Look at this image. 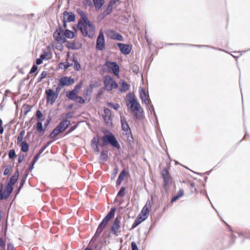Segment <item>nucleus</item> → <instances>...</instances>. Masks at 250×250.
Segmentation results:
<instances>
[{"instance_id": "e2e57ef3", "label": "nucleus", "mask_w": 250, "mask_h": 250, "mask_svg": "<svg viewBox=\"0 0 250 250\" xmlns=\"http://www.w3.org/2000/svg\"><path fill=\"white\" fill-rule=\"evenodd\" d=\"M104 112L105 114L104 116H111V111L108 108H104Z\"/></svg>"}, {"instance_id": "6e6552de", "label": "nucleus", "mask_w": 250, "mask_h": 250, "mask_svg": "<svg viewBox=\"0 0 250 250\" xmlns=\"http://www.w3.org/2000/svg\"><path fill=\"white\" fill-rule=\"evenodd\" d=\"M122 219V216L119 215L117 216L115 219L113 225L111 228V231L112 234L117 236V232H120L119 231L120 228H121L120 224H121V220Z\"/></svg>"}, {"instance_id": "b1692460", "label": "nucleus", "mask_w": 250, "mask_h": 250, "mask_svg": "<svg viewBox=\"0 0 250 250\" xmlns=\"http://www.w3.org/2000/svg\"><path fill=\"white\" fill-rule=\"evenodd\" d=\"M63 34L65 38L73 39L75 37V33L69 29H66L65 31H64Z\"/></svg>"}, {"instance_id": "4d7b16f0", "label": "nucleus", "mask_w": 250, "mask_h": 250, "mask_svg": "<svg viewBox=\"0 0 250 250\" xmlns=\"http://www.w3.org/2000/svg\"><path fill=\"white\" fill-rule=\"evenodd\" d=\"M16 156V152L14 149H11L10 150L8 156L9 159H13Z\"/></svg>"}, {"instance_id": "4c0bfd02", "label": "nucleus", "mask_w": 250, "mask_h": 250, "mask_svg": "<svg viewBox=\"0 0 250 250\" xmlns=\"http://www.w3.org/2000/svg\"><path fill=\"white\" fill-rule=\"evenodd\" d=\"M125 136L127 137V140L129 142H133V138L131 131V130H128L127 131H125Z\"/></svg>"}, {"instance_id": "a19ab883", "label": "nucleus", "mask_w": 250, "mask_h": 250, "mask_svg": "<svg viewBox=\"0 0 250 250\" xmlns=\"http://www.w3.org/2000/svg\"><path fill=\"white\" fill-rule=\"evenodd\" d=\"M106 104L108 106L113 108L115 110H117L120 107V105L118 104H113L111 102H107Z\"/></svg>"}, {"instance_id": "9b49d317", "label": "nucleus", "mask_w": 250, "mask_h": 250, "mask_svg": "<svg viewBox=\"0 0 250 250\" xmlns=\"http://www.w3.org/2000/svg\"><path fill=\"white\" fill-rule=\"evenodd\" d=\"M107 36L111 40L123 41L124 38L121 34L116 32L114 30H109L106 32Z\"/></svg>"}, {"instance_id": "c03bdc74", "label": "nucleus", "mask_w": 250, "mask_h": 250, "mask_svg": "<svg viewBox=\"0 0 250 250\" xmlns=\"http://www.w3.org/2000/svg\"><path fill=\"white\" fill-rule=\"evenodd\" d=\"M146 105L147 106L148 109H149L150 110L151 114H153L154 116L156 118V119H157V116H156V113L155 112V110H154L153 105L152 104H150V103L149 104H146Z\"/></svg>"}, {"instance_id": "6e6d98bb", "label": "nucleus", "mask_w": 250, "mask_h": 250, "mask_svg": "<svg viewBox=\"0 0 250 250\" xmlns=\"http://www.w3.org/2000/svg\"><path fill=\"white\" fill-rule=\"evenodd\" d=\"M24 133L25 132H24V130H21L20 132V135H19V136H18V137L17 138L18 142L19 143L22 141V140L23 139V136H24Z\"/></svg>"}, {"instance_id": "bf43d9fd", "label": "nucleus", "mask_w": 250, "mask_h": 250, "mask_svg": "<svg viewBox=\"0 0 250 250\" xmlns=\"http://www.w3.org/2000/svg\"><path fill=\"white\" fill-rule=\"evenodd\" d=\"M48 55H49V52L48 51H44L43 53L41 54L40 57L43 60H48V59L46 58V57Z\"/></svg>"}, {"instance_id": "4468645a", "label": "nucleus", "mask_w": 250, "mask_h": 250, "mask_svg": "<svg viewBox=\"0 0 250 250\" xmlns=\"http://www.w3.org/2000/svg\"><path fill=\"white\" fill-rule=\"evenodd\" d=\"M140 97L142 101L145 104H149L151 102L150 99L148 98L149 96L146 94V91L144 89L142 88L139 92Z\"/></svg>"}, {"instance_id": "338daca9", "label": "nucleus", "mask_w": 250, "mask_h": 250, "mask_svg": "<svg viewBox=\"0 0 250 250\" xmlns=\"http://www.w3.org/2000/svg\"><path fill=\"white\" fill-rule=\"evenodd\" d=\"M132 250H138L137 245L134 242H132L131 244Z\"/></svg>"}, {"instance_id": "8fccbe9b", "label": "nucleus", "mask_w": 250, "mask_h": 250, "mask_svg": "<svg viewBox=\"0 0 250 250\" xmlns=\"http://www.w3.org/2000/svg\"><path fill=\"white\" fill-rule=\"evenodd\" d=\"M52 141H50L49 142H48L46 145H45L44 146H43L42 147V148L40 149V150H39V153L40 154H42L44 151V150L49 146V145L52 143Z\"/></svg>"}, {"instance_id": "c756f323", "label": "nucleus", "mask_w": 250, "mask_h": 250, "mask_svg": "<svg viewBox=\"0 0 250 250\" xmlns=\"http://www.w3.org/2000/svg\"><path fill=\"white\" fill-rule=\"evenodd\" d=\"M113 5V4H111V3H109L107 8L104 10V11L103 12V14L104 16L109 15L112 12Z\"/></svg>"}, {"instance_id": "69168bd1", "label": "nucleus", "mask_w": 250, "mask_h": 250, "mask_svg": "<svg viewBox=\"0 0 250 250\" xmlns=\"http://www.w3.org/2000/svg\"><path fill=\"white\" fill-rule=\"evenodd\" d=\"M37 69H38V66L36 64H34L31 69H30V74H33L34 73H35L37 70Z\"/></svg>"}, {"instance_id": "864d4df0", "label": "nucleus", "mask_w": 250, "mask_h": 250, "mask_svg": "<svg viewBox=\"0 0 250 250\" xmlns=\"http://www.w3.org/2000/svg\"><path fill=\"white\" fill-rule=\"evenodd\" d=\"M104 229L99 227L98 226L97 229V230H96V232L94 236V237L93 238V239L94 238V237H98L100 234L101 233H102V232L103 231Z\"/></svg>"}, {"instance_id": "e433bc0d", "label": "nucleus", "mask_w": 250, "mask_h": 250, "mask_svg": "<svg viewBox=\"0 0 250 250\" xmlns=\"http://www.w3.org/2000/svg\"><path fill=\"white\" fill-rule=\"evenodd\" d=\"M72 61L74 62V69L76 71H79L81 69V65L78 61L77 58L73 57Z\"/></svg>"}, {"instance_id": "7ed1b4c3", "label": "nucleus", "mask_w": 250, "mask_h": 250, "mask_svg": "<svg viewBox=\"0 0 250 250\" xmlns=\"http://www.w3.org/2000/svg\"><path fill=\"white\" fill-rule=\"evenodd\" d=\"M16 184V173L10 178L4 189V185L0 184V200H3L7 199L13 191V186Z\"/></svg>"}, {"instance_id": "dca6fc26", "label": "nucleus", "mask_w": 250, "mask_h": 250, "mask_svg": "<svg viewBox=\"0 0 250 250\" xmlns=\"http://www.w3.org/2000/svg\"><path fill=\"white\" fill-rule=\"evenodd\" d=\"M63 18H65V21L68 22H74L75 21V15L72 12L64 11L63 13Z\"/></svg>"}, {"instance_id": "4be33fe9", "label": "nucleus", "mask_w": 250, "mask_h": 250, "mask_svg": "<svg viewBox=\"0 0 250 250\" xmlns=\"http://www.w3.org/2000/svg\"><path fill=\"white\" fill-rule=\"evenodd\" d=\"M104 79L105 87L108 90L109 85H110L111 82L113 81V78L109 75H106L104 77Z\"/></svg>"}, {"instance_id": "7c9ffc66", "label": "nucleus", "mask_w": 250, "mask_h": 250, "mask_svg": "<svg viewBox=\"0 0 250 250\" xmlns=\"http://www.w3.org/2000/svg\"><path fill=\"white\" fill-rule=\"evenodd\" d=\"M108 158V151L106 150H103L101 153L100 159L103 161H106Z\"/></svg>"}, {"instance_id": "412c9836", "label": "nucleus", "mask_w": 250, "mask_h": 250, "mask_svg": "<svg viewBox=\"0 0 250 250\" xmlns=\"http://www.w3.org/2000/svg\"><path fill=\"white\" fill-rule=\"evenodd\" d=\"M126 172L125 170H123L118 176V179L116 181V186H118L121 185L122 182H123L125 176Z\"/></svg>"}, {"instance_id": "1a4fd4ad", "label": "nucleus", "mask_w": 250, "mask_h": 250, "mask_svg": "<svg viewBox=\"0 0 250 250\" xmlns=\"http://www.w3.org/2000/svg\"><path fill=\"white\" fill-rule=\"evenodd\" d=\"M45 94L46 95L47 103H50L51 104H53L58 97V96L51 89H46Z\"/></svg>"}, {"instance_id": "5701e85b", "label": "nucleus", "mask_w": 250, "mask_h": 250, "mask_svg": "<svg viewBox=\"0 0 250 250\" xmlns=\"http://www.w3.org/2000/svg\"><path fill=\"white\" fill-rule=\"evenodd\" d=\"M184 194V191L183 189H180L177 193V194L173 196L171 200V203H172L175 202L179 198L182 197Z\"/></svg>"}, {"instance_id": "de8ad7c7", "label": "nucleus", "mask_w": 250, "mask_h": 250, "mask_svg": "<svg viewBox=\"0 0 250 250\" xmlns=\"http://www.w3.org/2000/svg\"><path fill=\"white\" fill-rule=\"evenodd\" d=\"M74 101L81 104H83L85 103L84 99L82 97L79 96L78 95V96H77V97H76V99Z\"/></svg>"}, {"instance_id": "6ab92c4d", "label": "nucleus", "mask_w": 250, "mask_h": 250, "mask_svg": "<svg viewBox=\"0 0 250 250\" xmlns=\"http://www.w3.org/2000/svg\"><path fill=\"white\" fill-rule=\"evenodd\" d=\"M116 209V208H112L104 219L108 222L114 216Z\"/></svg>"}, {"instance_id": "ddd939ff", "label": "nucleus", "mask_w": 250, "mask_h": 250, "mask_svg": "<svg viewBox=\"0 0 250 250\" xmlns=\"http://www.w3.org/2000/svg\"><path fill=\"white\" fill-rule=\"evenodd\" d=\"M117 44L119 47L120 51L123 54L128 55L131 52L132 50V45L121 42H118Z\"/></svg>"}, {"instance_id": "3c124183", "label": "nucleus", "mask_w": 250, "mask_h": 250, "mask_svg": "<svg viewBox=\"0 0 250 250\" xmlns=\"http://www.w3.org/2000/svg\"><path fill=\"white\" fill-rule=\"evenodd\" d=\"M46 75L47 72L46 71H42L38 79V82H41L44 78L46 77Z\"/></svg>"}, {"instance_id": "49530a36", "label": "nucleus", "mask_w": 250, "mask_h": 250, "mask_svg": "<svg viewBox=\"0 0 250 250\" xmlns=\"http://www.w3.org/2000/svg\"><path fill=\"white\" fill-rule=\"evenodd\" d=\"M82 82H79L76 85H75L74 88L72 90V91H74V92L77 93L78 90L81 88L82 86Z\"/></svg>"}, {"instance_id": "774afa93", "label": "nucleus", "mask_w": 250, "mask_h": 250, "mask_svg": "<svg viewBox=\"0 0 250 250\" xmlns=\"http://www.w3.org/2000/svg\"><path fill=\"white\" fill-rule=\"evenodd\" d=\"M7 250H16V249L13 244H8L7 245Z\"/></svg>"}, {"instance_id": "a878e982", "label": "nucleus", "mask_w": 250, "mask_h": 250, "mask_svg": "<svg viewBox=\"0 0 250 250\" xmlns=\"http://www.w3.org/2000/svg\"><path fill=\"white\" fill-rule=\"evenodd\" d=\"M66 96L70 100L74 101L76 97L78 96L77 93L74 92V91H69L66 94Z\"/></svg>"}, {"instance_id": "bb28decb", "label": "nucleus", "mask_w": 250, "mask_h": 250, "mask_svg": "<svg viewBox=\"0 0 250 250\" xmlns=\"http://www.w3.org/2000/svg\"><path fill=\"white\" fill-rule=\"evenodd\" d=\"M149 213V209L148 208L146 207V205L145 206L143 209H142L140 214H139V216L145 217L146 216H148Z\"/></svg>"}, {"instance_id": "37998d69", "label": "nucleus", "mask_w": 250, "mask_h": 250, "mask_svg": "<svg viewBox=\"0 0 250 250\" xmlns=\"http://www.w3.org/2000/svg\"><path fill=\"white\" fill-rule=\"evenodd\" d=\"M12 167L11 165H9L7 166L6 168L5 169L3 174L4 175L10 174L12 173Z\"/></svg>"}, {"instance_id": "052dcab7", "label": "nucleus", "mask_w": 250, "mask_h": 250, "mask_svg": "<svg viewBox=\"0 0 250 250\" xmlns=\"http://www.w3.org/2000/svg\"><path fill=\"white\" fill-rule=\"evenodd\" d=\"M83 3L84 5L89 7H91L93 5L92 3L90 0H83Z\"/></svg>"}, {"instance_id": "5fc2aeb1", "label": "nucleus", "mask_w": 250, "mask_h": 250, "mask_svg": "<svg viewBox=\"0 0 250 250\" xmlns=\"http://www.w3.org/2000/svg\"><path fill=\"white\" fill-rule=\"evenodd\" d=\"M63 87L62 85L59 82L57 87H56L55 91H54L55 93H56L58 96L61 90V89Z\"/></svg>"}, {"instance_id": "2eb2a0df", "label": "nucleus", "mask_w": 250, "mask_h": 250, "mask_svg": "<svg viewBox=\"0 0 250 250\" xmlns=\"http://www.w3.org/2000/svg\"><path fill=\"white\" fill-rule=\"evenodd\" d=\"M70 121L67 120H64L61 122L60 124L56 127L60 132H63L70 125Z\"/></svg>"}, {"instance_id": "f8f14e48", "label": "nucleus", "mask_w": 250, "mask_h": 250, "mask_svg": "<svg viewBox=\"0 0 250 250\" xmlns=\"http://www.w3.org/2000/svg\"><path fill=\"white\" fill-rule=\"evenodd\" d=\"M59 82L63 87L68 86L74 83L75 80L71 77L64 76L61 78Z\"/></svg>"}, {"instance_id": "a18cd8bd", "label": "nucleus", "mask_w": 250, "mask_h": 250, "mask_svg": "<svg viewBox=\"0 0 250 250\" xmlns=\"http://www.w3.org/2000/svg\"><path fill=\"white\" fill-rule=\"evenodd\" d=\"M125 188L124 187H122L118 192L117 196H124L125 195Z\"/></svg>"}, {"instance_id": "09e8293b", "label": "nucleus", "mask_w": 250, "mask_h": 250, "mask_svg": "<svg viewBox=\"0 0 250 250\" xmlns=\"http://www.w3.org/2000/svg\"><path fill=\"white\" fill-rule=\"evenodd\" d=\"M132 70L134 74H137L139 71V67L138 65L134 64L132 65Z\"/></svg>"}, {"instance_id": "58836bf2", "label": "nucleus", "mask_w": 250, "mask_h": 250, "mask_svg": "<svg viewBox=\"0 0 250 250\" xmlns=\"http://www.w3.org/2000/svg\"><path fill=\"white\" fill-rule=\"evenodd\" d=\"M103 119L107 125H110V126L112 125V119H111V116H104Z\"/></svg>"}, {"instance_id": "72a5a7b5", "label": "nucleus", "mask_w": 250, "mask_h": 250, "mask_svg": "<svg viewBox=\"0 0 250 250\" xmlns=\"http://www.w3.org/2000/svg\"><path fill=\"white\" fill-rule=\"evenodd\" d=\"M31 110V107L27 104H24L21 108V112L26 115Z\"/></svg>"}, {"instance_id": "f704fd0d", "label": "nucleus", "mask_w": 250, "mask_h": 250, "mask_svg": "<svg viewBox=\"0 0 250 250\" xmlns=\"http://www.w3.org/2000/svg\"><path fill=\"white\" fill-rule=\"evenodd\" d=\"M36 129L38 132L40 133L42 132L43 133L45 131V129L43 128L42 124V121H38L37 124Z\"/></svg>"}, {"instance_id": "393cba45", "label": "nucleus", "mask_w": 250, "mask_h": 250, "mask_svg": "<svg viewBox=\"0 0 250 250\" xmlns=\"http://www.w3.org/2000/svg\"><path fill=\"white\" fill-rule=\"evenodd\" d=\"M96 9H100L104 4V0H92Z\"/></svg>"}, {"instance_id": "2f4dec72", "label": "nucleus", "mask_w": 250, "mask_h": 250, "mask_svg": "<svg viewBox=\"0 0 250 250\" xmlns=\"http://www.w3.org/2000/svg\"><path fill=\"white\" fill-rule=\"evenodd\" d=\"M60 133V131L55 127L50 133L48 137L50 138H55Z\"/></svg>"}, {"instance_id": "79ce46f5", "label": "nucleus", "mask_w": 250, "mask_h": 250, "mask_svg": "<svg viewBox=\"0 0 250 250\" xmlns=\"http://www.w3.org/2000/svg\"><path fill=\"white\" fill-rule=\"evenodd\" d=\"M91 146L93 147L95 146H98L99 145V139L97 136H95L93 138L91 142Z\"/></svg>"}, {"instance_id": "20e7f679", "label": "nucleus", "mask_w": 250, "mask_h": 250, "mask_svg": "<svg viewBox=\"0 0 250 250\" xmlns=\"http://www.w3.org/2000/svg\"><path fill=\"white\" fill-rule=\"evenodd\" d=\"M102 140L104 144L110 145L118 149H119L121 147L115 135L110 131H108L107 134H104L102 137Z\"/></svg>"}, {"instance_id": "9d476101", "label": "nucleus", "mask_w": 250, "mask_h": 250, "mask_svg": "<svg viewBox=\"0 0 250 250\" xmlns=\"http://www.w3.org/2000/svg\"><path fill=\"white\" fill-rule=\"evenodd\" d=\"M162 175L164 182L163 188L165 190H167L171 183V177L168 171L166 169L162 170Z\"/></svg>"}, {"instance_id": "0eeeda50", "label": "nucleus", "mask_w": 250, "mask_h": 250, "mask_svg": "<svg viewBox=\"0 0 250 250\" xmlns=\"http://www.w3.org/2000/svg\"><path fill=\"white\" fill-rule=\"evenodd\" d=\"M96 48L98 50L102 51L105 48V39L104 33L100 31L96 40Z\"/></svg>"}, {"instance_id": "39448f33", "label": "nucleus", "mask_w": 250, "mask_h": 250, "mask_svg": "<svg viewBox=\"0 0 250 250\" xmlns=\"http://www.w3.org/2000/svg\"><path fill=\"white\" fill-rule=\"evenodd\" d=\"M64 30L62 29V26L59 25V28L57 29L53 34V38L55 41L64 43L66 42V39L64 38Z\"/></svg>"}, {"instance_id": "680f3d73", "label": "nucleus", "mask_w": 250, "mask_h": 250, "mask_svg": "<svg viewBox=\"0 0 250 250\" xmlns=\"http://www.w3.org/2000/svg\"><path fill=\"white\" fill-rule=\"evenodd\" d=\"M40 155H41V154H40L39 152L35 156V157H34L33 159L32 160V164H33V165H35V164L36 163V162L38 160V159H39L40 157Z\"/></svg>"}, {"instance_id": "f03ea898", "label": "nucleus", "mask_w": 250, "mask_h": 250, "mask_svg": "<svg viewBox=\"0 0 250 250\" xmlns=\"http://www.w3.org/2000/svg\"><path fill=\"white\" fill-rule=\"evenodd\" d=\"M127 98L126 106L134 113L137 119H141L142 117V112L140 110H142V109L135 95L132 93H129L127 95Z\"/></svg>"}, {"instance_id": "f3484780", "label": "nucleus", "mask_w": 250, "mask_h": 250, "mask_svg": "<svg viewBox=\"0 0 250 250\" xmlns=\"http://www.w3.org/2000/svg\"><path fill=\"white\" fill-rule=\"evenodd\" d=\"M121 123L122 129L125 131H127L130 129V128L128 125V124L126 122L125 118L123 116H120Z\"/></svg>"}, {"instance_id": "a211bd4d", "label": "nucleus", "mask_w": 250, "mask_h": 250, "mask_svg": "<svg viewBox=\"0 0 250 250\" xmlns=\"http://www.w3.org/2000/svg\"><path fill=\"white\" fill-rule=\"evenodd\" d=\"M66 46L68 49L73 50H78L81 48V45L79 44H76L74 42H68L66 44Z\"/></svg>"}, {"instance_id": "13d9d810", "label": "nucleus", "mask_w": 250, "mask_h": 250, "mask_svg": "<svg viewBox=\"0 0 250 250\" xmlns=\"http://www.w3.org/2000/svg\"><path fill=\"white\" fill-rule=\"evenodd\" d=\"M42 114L40 110H38L36 112V116L38 121H42Z\"/></svg>"}, {"instance_id": "c85d7f7f", "label": "nucleus", "mask_w": 250, "mask_h": 250, "mask_svg": "<svg viewBox=\"0 0 250 250\" xmlns=\"http://www.w3.org/2000/svg\"><path fill=\"white\" fill-rule=\"evenodd\" d=\"M98 82H94V83H90L88 86H87L86 91H89V94H91L94 87L98 86Z\"/></svg>"}, {"instance_id": "f257e3e1", "label": "nucleus", "mask_w": 250, "mask_h": 250, "mask_svg": "<svg viewBox=\"0 0 250 250\" xmlns=\"http://www.w3.org/2000/svg\"><path fill=\"white\" fill-rule=\"evenodd\" d=\"M76 11L81 17L77 25V28L81 31L83 37L92 38L91 33L95 30L94 25L88 20L86 14L81 8H77Z\"/></svg>"}, {"instance_id": "aec40b11", "label": "nucleus", "mask_w": 250, "mask_h": 250, "mask_svg": "<svg viewBox=\"0 0 250 250\" xmlns=\"http://www.w3.org/2000/svg\"><path fill=\"white\" fill-rule=\"evenodd\" d=\"M147 218V216L145 217L142 218V217L138 216L137 218L134 221L131 229H134L136 227H137L140 224L142 223L143 221L145 220Z\"/></svg>"}, {"instance_id": "c9c22d12", "label": "nucleus", "mask_w": 250, "mask_h": 250, "mask_svg": "<svg viewBox=\"0 0 250 250\" xmlns=\"http://www.w3.org/2000/svg\"><path fill=\"white\" fill-rule=\"evenodd\" d=\"M21 151L26 152L29 149V145L25 141H23L21 144Z\"/></svg>"}, {"instance_id": "ea45409f", "label": "nucleus", "mask_w": 250, "mask_h": 250, "mask_svg": "<svg viewBox=\"0 0 250 250\" xmlns=\"http://www.w3.org/2000/svg\"><path fill=\"white\" fill-rule=\"evenodd\" d=\"M118 87V84L117 82L113 80L111 82L110 85H109L108 91H111L113 89H117Z\"/></svg>"}, {"instance_id": "0e129e2a", "label": "nucleus", "mask_w": 250, "mask_h": 250, "mask_svg": "<svg viewBox=\"0 0 250 250\" xmlns=\"http://www.w3.org/2000/svg\"><path fill=\"white\" fill-rule=\"evenodd\" d=\"M78 127V125H74L73 126H72L70 127V128L68 130V131L66 132V134H70L73 131H74L77 127Z\"/></svg>"}, {"instance_id": "603ef678", "label": "nucleus", "mask_w": 250, "mask_h": 250, "mask_svg": "<svg viewBox=\"0 0 250 250\" xmlns=\"http://www.w3.org/2000/svg\"><path fill=\"white\" fill-rule=\"evenodd\" d=\"M108 222L107 221H106L105 219H103L102 221L99 224V227L104 229Z\"/></svg>"}, {"instance_id": "473e14b6", "label": "nucleus", "mask_w": 250, "mask_h": 250, "mask_svg": "<svg viewBox=\"0 0 250 250\" xmlns=\"http://www.w3.org/2000/svg\"><path fill=\"white\" fill-rule=\"evenodd\" d=\"M72 65V63H70L67 62H62L59 64L60 68H63L64 70H66L68 67L71 66Z\"/></svg>"}, {"instance_id": "cd10ccee", "label": "nucleus", "mask_w": 250, "mask_h": 250, "mask_svg": "<svg viewBox=\"0 0 250 250\" xmlns=\"http://www.w3.org/2000/svg\"><path fill=\"white\" fill-rule=\"evenodd\" d=\"M129 85L127 84L125 81H123L122 82L121 87L120 90L121 92H125L128 90L129 88Z\"/></svg>"}, {"instance_id": "423d86ee", "label": "nucleus", "mask_w": 250, "mask_h": 250, "mask_svg": "<svg viewBox=\"0 0 250 250\" xmlns=\"http://www.w3.org/2000/svg\"><path fill=\"white\" fill-rule=\"evenodd\" d=\"M105 65L109 71H111L115 76H119L120 68L116 62L106 61Z\"/></svg>"}]
</instances>
